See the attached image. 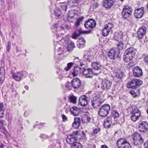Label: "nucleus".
Instances as JSON below:
<instances>
[{"label":"nucleus","mask_w":148,"mask_h":148,"mask_svg":"<svg viewBox=\"0 0 148 148\" xmlns=\"http://www.w3.org/2000/svg\"><path fill=\"white\" fill-rule=\"evenodd\" d=\"M79 66H80L79 67L81 69V70H82V71H83V70L85 69L84 68L86 67V66L84 64H83L82 63H80Z\"/></svg>","instance_id":"51"},{"label":"nucleus","mask_w":148,"mask_h":148,"mask_svg":"<svg viewBox=\"0 0 148 148\" xmlns=\"http://www.w3.org/2000/svg\"><path fill=\"white\" fill-rule=\"evenodd\" d=\"M67 5L66 4H64L62 5L61 6V8L62 10H63L65 11H66L67 9Z\"/></svg>","instance_id":"49"},{"label":"nucleus","mask_w":148,"mask_h":148,"mask_svg":"<svg viewBox=\"0 0 148 148\" xmlns=\"http://www.w3.org/2000/svg\"><path fill=\"white\" fill-rule=\"evenodd\" d=\"M71 84L74 88H78L81 85V81L77 78L73 79L72 81Z\"/></svg>","instance_id":"17"},{"label":"nucleus","mask_w":148,"mask_h":148,"mask_svg":"<svg viewBox=\"0 0 148 148\" xmlns=\"http://www.w3.org/2000/svg\"><path fill=\"white\" fill-rule=\"evenodd\" d=\"M11 73L12 74L13 78L15 80L18 81H20L23 77V74L21 72H18L16 74H15L13 71H11Z\"/></svg>","instance_id":"15"},{"label":"nucleus","mask_w":148,"mask_h":148,"mask_svg":"<svg viewBox=\"0 0 148 148\" xmlns=\"http://www.w3.org/2000/svg\"><path fill=\"white\" fill-rule=\"evenodd\" d=\"M82 120L83 123H87L90 121L91 118L88 115L83 114L82 116Z\"/></svg>","instance_id":"27"},{"label":"nucleus","mask_w":148,"mask_h":148,"mask_svg":"<svg viewBox=\"0 0 148 148\" xmlns=\"http://www.w3.org/2000/svg\"><path fill=\"white\" fill-rule=\"evenodd\" d=\"M135 84L136 88L137 86H140L143 83V82L140 79H135Z\"/></svg>","instance_id":"42"},{"label":"nucleus","mask_w":148,"mask_h":148,"mask_svg":"<svg viewBox=\"0 0 148 148\" xmlns=\"http://www.w3.org/2000/svg\"><path fill=\"white\" fill-rule=\"evenodd\" d=\"M123 35L122 32L120 31L114 34V38L116 41L122 40Z\"/></svg>","instance_id":"21"},{"label":"nucleus","mask_w":148,"mask_h":148,"mask_svg":"<svg viewBox=\"0 0 148 148\" xmlns=\"http://www.w3.org/2000/svg\"><path fill=\"white\" fill-rule=\"evenodd\" d=\"M73 63L72 62L68 63L67 64V67L64 68V70L66 71H68L71 69V67L73 66Z\"/></svg>","instance_id":"43"},{"label":"nucleus","mask_w":148,"mask_h":148,"mask_svg":"<svg viewBox=\"0 0 148 148\" xmlns=\"http://www.w3.org/2000/svg\"><path fill=\"white\" fill-rule=\"evenodd\" d=\"M70 102L73 103H75L76 101V97L74 95L69 96V98Z\"/></svg>","instance_id":"38"},{"label":"nucleus","mask_w":148,"mask_h":148,"mask_svg":"<svg viewBox=\"0 0 148 148\" xmlns=\"http://www.w3.org/2000/svg\"><path fill=\"white\" fill-rule=\"evenodd\" d=\"M82 71L81 69L79 67V66L75 67L73 70V71L72 73L73 77L76 76L78 74L82 73Z\"/></svg>","instance_id":"26"},{"label":"nucleus","mask_w":148,"mask_h":148,"mask_svg":"<svg viewBox=\"0 0 148 148\" xmlns=\"http://www.w3.org/2000/svg\"><path fill=\"white\" fill-rule=\"evenodd\" d=\"M110 108V106L109 104H104L99 108L98 114L101 117L106 116L109 113Z\"/></svg>","instance_id":"1"},{"label":"nucleus","mask_w":148,"mask_h":148,"mask_svg":"<svg viewBox=\"0 0 148 148\" xmlns=\"http://www.w3.org/2000/svg\"><path fill=\"white\" fill-rule=\"evenodd\" d=\"M8 47H11V45L10 43V41H8Z\"/></svg>","instance_id":"63"},{"label":"nucleus","mask_w":148,"mask_h":148,"mask_svg":"<svg viewBox=\"0 0 148 148\" xmlns=\"http://www.w3.org/2000/svg\"><path fill=\"white\" fill-rule=\"evenodd\" d=\"M88 97L86 95H82L81 96L79 99V104L82 106H86L88 103Z\"/></svg>","instance_id":"10"},{"label":"nucleus","mask_w":148,"mask_h":148,"mask_svg":"<svg viewBox=\"0 0 148 148\" xmlns=\"http://www.w3.org/2000/svg\"><path fill=\"white\" fill-rule=\"evenodd\" d=\"M82 73L84 76L86 78H91L93 75L92 70L89 69H84Z\"/></svg>","instance_id":"14"},{"label":"nucleus","mask_w":148,"mask_h":148,"mask_svg":"<svg viewBox=\"0 0 148 148\" xmlns=\"http://www.w3.org/2000/svg\"><path fill=\"white\" fill-rule=\"evenodd\" d=\"M101 148H108V147L106 145H104L101 146Z\"/></svg>","instance_id":"60"},{"label":"nucleus","mask_w":148,"mask_h":148,"mask_svg":"<svg viewBox=\"0 0 148 148\" xmlns=\"http://www.w3.org/2000/svg\"><path fill=\"white\" fill-rule=\"evenodd\" d=\"M4 114V111L1 110L0 111V119L3 118V117Z\"/></svg>","instance_id":"52"},{"label":"nucleus","mask_w":148,"mask_h":148,"mask_svg":"<svg viewBox=\"0 0 148 148\" xmlns=\"http://www.w3.org/2000/svg\"><path fill=\"white\" fill-rule=\"evenodd\" d=\"M134 144L135 145H139L142 144L144 140L141 136L138 133L134 134L133 136Z\"/></svg>","instance_id":"4"},{"label":"nucleus","mask_w":148,"mask_h":148,"mask_svg":"<svg viewBox=\"0 0 148 148\" xmlns=\"http://www.w3.org/2000/svg\"><path fill=\"white\" fill-rule=\"evenodd\" d=\"M4 105L2 103H0V110H1L3 108Z\"/></svg>","instance_id":"59"},{"label":"nucleus","mask_w":148,"mask_h":148,"mask_svg":"<svg viewBox=\"0 0 148 148\" xmlns=\"http://www.w3.org/2000/svg\"><path fill=\"white\" fill-rule=\"evenodd\" d=\"M102 101L100 98L97 96L92 99L91 101V105L94 108L99 107Z\"/></svg>","instance_id":"6"},{"label":"nucleus","mask_w":148,"mask_h":148,"mask_svg":"<svg viewBox=\"0 0 148 148\" xmlns=\"http://www.w3.org/2000/svg\"><path fill=\"white\" fill-rule=\"evenodd\" d=\"M72 134L73 136H74L77 141L79 139H82L85 136L84 132L81 130L75 132L73 133Z\"/></svg>","instance_id":"13"},{"label":"nucleus","mask_w":148,"mask_h":148,"mask_svg":"<svg viewBox=\"0 0 148 148\" xmlns=\"http://www.w3.org/2000/svg\"><path fill=\"white\" fill-rule=\"evenodd\" d=\"M118 148H131L130 144L124 138L119 139L116 143Z\"/></svg>","instance_id":"2"},{"label":"nucleus","mask_w":148,"mask_h":148,"mask_svg":"<svg viewBox=\"0 0 148 148\" xmlns=\"http://www.w3.org/2000/svg\"><path fill=\"white\" fill-rule=\"evenodd\" d=\"M111 116L114 118H117L119 116V114L117 111L114 110L112 111L111 112Z\"/></svg>","instance_id":"36"},{"label":"nucleus","mask_w":148,"mask_h":148,"mask_svg":"<svg viewBox=\"0 0 148 148\" xmlns=\"http://www.w3.org/2000/svg\"><path fill=\"white\" fill-rule=\"evenodd\" d=\"M104 27L110 31H111V29L113 27V25L111 23H108L105 25Z\"/></svg>","instance_id":"41"},{"label":"nucleus","mask_w":148,"mask_h":148,"mask_svg":"<svg viewBox=\"0 0 148 148\" xmlns=\"http://www.w3.org/2000/svg\"><path fill=\"white\" fill-rule=\"evenodd\" d=\"M136 51L135 49L132 47H130L127 49L125 52H127V53L131 54L132 56H135Z\"/></svg>","instance_id":"32"},{"label":"nucleus","mask_w":148,"mask_h":148,"mask_svg":"<svg viewBox=\"0 0 148 148\" xmlns=\"http://www.w3.org/2000/svg\"><path fill=\"white\" fill-rule=\"evenodd\" d=\"M115 44L119 50H122L123 49L124 45L122 40L116 41Z\"/></svg>","instance_id":"31"},{"label":"nucleus","mask_w":148,"mask_h":148,"mask_svg":"<svg viewBox=\"0 0 148 148\" xmlns=\"http://www.w3.org/2000/svg\"><path fill=\"white\" fill-rule=\"evenodd\" d=\"M138 129L141 132H145L148 130V123L145 121H143L139 124Z\"/></svg>","instance_id":"11"},{"label":"nucleus","mask_w":148,"mask_h":148,"mask_svg":"<svg viewBox=\"0 0 148 148\" xmlns=\"http://www.w3.org/2000/svg\"><path fill=\"white\" fill-rule=\"evenodd\" d=\"M5 73V70L3 68H1L0 69V74L4 75Z\"/></svg>","instance_id":"54"},{"label":"nucleus","mask_w":148,"mask_h":148,"mask_svg":"<svg viewBox=\"0 0 148 148\" xmlns=\"http://www.w3.org/2000/svg\"><path fill=\"white\" fill-rule=\"evenodd\" d=\"M75 14L73 11H69L67 16L68 20L70 22H73L74 21V16Z\"/></svg>","instance_id":"29"},{"label":"nucleus","mask_w":148,"mask_h":148,"mask_svg":"<svg viewBox=\"0 0 148 148\" xmlns=\"http://www.w3.org/2000/svg\"><path fill=\"white\" fill-rule=\"evenodd\" d=\"M144 61L147 62H148V55L146 56L144 58Z\"/></svg>","instance_id":"57"},{"label":"nucleus","mask_w":148,"mask_h":148,"mask_svg":"<svg viewBox=\"0 0 148 148\" xmlns=\"http://www.w3.org/2000/svg\"><path fill=\"white\" fill-rule=\"evenodd\" d=\"M83 18H82V19L80 18H79L78 20L75 22V25L76 27H78L79 24H80V22L82 20Z\"/></svg>","instance_id":"50"},{"label":"nucleus","mask_w":148,"mask_h":148,"mask_svg":"<svg viewBox=\"0 0 148 148\" xmlns=\"http://www.w3.org/2000/svg\"><path fill=\"white\" fill-rule=\"evenodd\" d=\"M114 0H104L103 2V5L106 8H110L113 5Z\"/></svg>","instance_id":"22"},{"label":"nucleus","mask_w":148,"mask_h":148,"mask_svg":"<svg viewBox=\"0 0 148 148\" xmlns=\"http://www.w3.org/2000/svg\"><path fill=\"white\" fill-rule=\"evenodd\" d=\"M62 116L63 121H65L66 120L67 117L65 115H62Z\"/></svg>","instance_id":"58"},{"label":"nucleus","mask_w":148,"mask_h":148,"mask_svg":"<svg viewBox=\"0 0 148 148\" xmlns=\"http://www.w3.org/2000/svg\"><path fill=\"white\" fill-rule=\"evenodd\" d=\"M112 85V83L109 80L104 79L101 84V88L103 90H107L110 89Z\"/></svg>","instance_id":"8"},{"label":"nucleus","mask_w":148,"mask_h":148,"mask_svg":"<svg viewBox=\"0 0 148 148\" xmlns=\"http://www.w3.org/2000/svg\"><path fill=\"white\" fill-rule=\"evenodd\" d=\"M144 8H141L135 10L134 15L137 18H141L144 13Z\"/></svg>","instance_id":"12"},{"label":"nucleus","mask_w":148,"mask_h":148,"mask_svg":"<svg viewBox=\"0 0 148 148\" xmlns=\"http://www.w3.org/2000/svg\"><path fill=\"white\" fill-rule=\"evenodd\" d=\"M127 88H131L133 89H136L135 79H133L131 81H129L127 83Z\"/></svg>","instance_id":"30"},{"label":"nucleus","mask_w":148,"mask_h":148,"mask_svg":"<svg viewBox=\"0 0 148 148\" xmlns=\"http://www.w3.org/2000/svg\"><path fill=\"white\" fill-rule=\"evenodd\" d=\"M123 74L121 72L117 73L115 75V77L117 78L121 79L123 76Z\"/></svg>","instance_id":"44"},{"label":"nucleus","mask_w":148,"mask_h":148,"mask_svg":"<svg viewBox=\"0 0 148 148\" xmlns=\"http://www.w3.org/2000/svg\"><path fill=\"white\" fill-rule=\"evenodd\" d=\"M83 58L85 61L90 62V61L91 56L90 55H85L84 56Z\"/></svg>","instance_id":"45"},{"label":"nucleus","mask_w":148,"mask_h":148,"mask_svg":"<svg viewBox=\"0 0 148 148\" xmlns=\"http://www.w3.org/2000/svg\"><path fill=\"white\" fill-rule=\"evenodd\" d=\"M82 32L80 30L76 31L72 35V38L74 39H76L79 35Z\"/></svg>","instance_id":"34"},{"label":"nucleus","mask_w":148,"mask_h":148,"mask_svg":"<svg viewBox=\"0 0 148 148\" xmlns=\"http://www.w3.org/2000/svg\"><path fill=\"white\" fill-rule=\"evenodd\" d=\"M144 145L146 148H148V140L147 141L145 144Z\"/></svg>","instance_id":"61"},{"label":"nucleus","mask_w":148,"mask_h":148,"mask_svg":"<svg viewBox=\"0 0 148 148\" xmlns=\"http://www.w3.org/2000/svg\"><path fill=\"white\" fill-rule=\"evenodd\" d=\"M81 123L80 119L79 117H75L74 118V121L72 124V126L74 128H77Z\"/></svg>","instance_id":"25"},{"label":"nucleus","mask_w":148,"mask_h":148,"mask_svg":"<svg viewBox=\"0 0 148 148\" xmlns=\"http://www.w3.org/2000/svg\"><path fill=\"white\" fill-rule=\"evenodd\" d=\"M80 111V109L76 106L72 107L70 108V112L73 116L78 115Z\"/></svg>","instance_id":"16"},{"label":"nucleus","mask_w":148,"mask_h":148,"mask_svg":"<svg viewBox=\"0 0 148 148\" xmlns=\"http://www.w3.org/2000/svg\"><path fill=\"white\" fill-rule=\"evenodd\" d=\"M56 15L58 16H59L60 15V11L58 10L55 11Z\"/></svg>","instance_id":"55"},{"label":"nucleus","mask_w":148,"mask_h":148,"mask_svg":"<svg viewBox=\"0 0 148 148\" xmlns=\"http://www.w3.org/2000/svg\"><path fill=\"white\" fill-rule=\"evenodd\" d=\"M71 148H82V146L80 143H76L73 144Z\"/></svg>","instance_id":"39"},{"label":"nucleus","mask_w":148,"mask_h":148,"mask_svg":"<svg viewBox=\"0 0 148 148\" xmlns=\"http://www.w3.org/2000/svg\"><path fill=\"white\" fill-rule=\"evenodd\" d=\"M134 66V62H133L131 61L127 65V68L128 69H130L131 67Z\"/></svg>","instance_id":"48"},{"label":"nucleus","mask_w":148,"mask_h":148,"mask_svg":"<svg viewBox=\"0 0 148 148\" xmlns=\"http://www.w3.org/2000/svg\"><path fill=\"white\" fill-rule=\"evenodd\" d=\"M75 138L74 136H73V134L71 135H69L66 138V142L67 143L70 144H74V143H77L75 142L77 140Z\"/></svg>","instance_id":"18"},{"label":"nucleus","mask_w":148,"mask_h":148,"mask_svg":"<svg viewBox=\"0 0 148 148\" xmlns=\"http://www.w3.org/2000/svg\"><path fill=\"white\" fill-rule=\"evenodd\" d=\"M143 74L142 70L138 67H136L134 69V75L136 77H139L142 76Z\"/></svg>","instance_id":"19"},{"label":"nucleus","mask_w":148,"mask_h":148,"mask_svg":"<svg viewBox=\"0 0 148 148\" xmlns=\"http://www.w3.org/2000/svg\"><path fill=\"white\" fill-rule=\"evenodd\" d=\"M123 59L124 61L125 62H128L131 60L132 58L130 57V56H128V55H126L124 53L123 57Z\"/></svg>","instance_id":"37"},{"label":"nucleus","mask_w":148,"mask_h":148,"mask_svg":"<svg viewBox=\"0 0 148 148\" xmlns=\"http://www.w3.org/2000/svg\"><path fill=\"white\" fill-rule=\"evenodd\" d=\"M85 42L86 41L84 38L83 37H80L79 39L77 44L78 47L79 48H83L85 46Z\"/></svg>","instance_id":"23"},{"label":"nucleus","mask_w":148,"mask_h":148,"mask_svg":"<svg viewBox=\"0 0 148 148\" xmlns=\"http://www.w3.org/2000/svg\"><path fill=\"white\" fill-rule=\"evenodd\" d=\"M146 32V28L145 26H142L139 28L137 32V37L139 39H142L145 34Z\"/></svg>","instance_id":"9"},{"label":"nucleus","mask_w":148,"mask_h":148,"mask_svg":"<svg viewBox=\"0 0 148 148\" xmlns=\"http://www.w3.org/2000/svg\"><path fill=\"white\" fill-rule=\"evenodd\" d=\"M110 32L108 29L104 27V29L103 30L102 32V34L103 36H107L109 32Z\"/></svg>","instance_id":"40"},{"label":"nucleus","mask_w":148,"mask_h":148,"mask_svg":"<svg viewBox=\"0 0 148 148\" xmlns=\"http://www.w3.org/2000/svg\"><path fill=\"white\" fill-rule=\"evenodd\" d=\"M3 145L2 143H1L0 145V148H3Z\"/></svg>","instance_id":"64"},{"label":"nucleus","mask_w":148,"mask_h":148,"mask_svg":"<svg viewBox=\"0 0 148 148\" xmlns=\"http://www.w3.org/2000/svg\"><path fill=\"white\" fill-rule=\"evenodd\" d=\"M125 54H126V55H128L129 56H130V57L131 58H133L135 56H132V55L131 53H127V52H125Z\"/></svg>","instance_id":"56"},{"label":"nucleus","mask_w":148,"mask_h":148,"mask_svg":"<svg viewBox=\"0 0 148 148\" xmlns=\"http://www.w3.org/2000/svg\"><path fill=\"white\" fill-rule=\"evenodd\" d=\"M100 130V129L99 128H97L93 130L91 134L92 136H95Z\"/></svg>","instance_id":"46"},{"label":"nucleus","mask_w":148,"mask_h":148,"mask_svg":"<svg viewBox=\"0 0 148 148\" xmlns=\"http://www.w3.org/2000/svg\"><path fill=\"white\" fill-rule=\"evenodd\" d=\"M75 47V45L74 42L70 41L68 44L67 50L69 51H72Z\"/></svg>","instance_id":"33"},{"label":"nucleus","mask_w":148,"mask_h":148,"mask_svg":"<svg viewBox=\"0 0 148 148\" xmlns=\"http://www.w3.org/2000/svg\"><path fill=\"white\" fill-rule=\"evenodd\" d=\"M119 53V51L117 49L113 48L110 51L108 55L110 59H114L118 56Z\"/></svg>","instance_id":"5"},{"label":"nucleus","mask_w":148,"mask_h":148,"mask_svg":"<svg viewBox=\"0 0 148 148\" xmlns=\"http://www.w3.org/2000/svg\"><path fill=\"white\" fill-rule=\"evenodd\" d=\"M132 13V8L128 6H125L122 12V16L124 18H128L131 16Z\"/></svg>","instance_id":"3"},{"label":"nucleus","mask_w":148,"mask_h":148,"mask_svg":"<svg viewBox=\"0 0 148 148\" xmlns=\"http://www.w3.org/2000/svg\"><path fill=\"white\" fill-rule=\"evenodd\" d=\"M92 67L95 70H99L101 69L103 67L99 62H94L92 63Z\"/></svg>","instance_id":"24"},{"label":"nucleus","mask_w":148,"mask_h":148,"mask_svg":"<svg viewBox=\"0 0 148 148\" xmlns=\"http://www.w3.org/2000/svg\"><path fill=\"white\" fill-rule=\"evenodd\" d=\"M112 120L111 117L108 116L107 117L104 121V126L105 127L108 128L111 125Z\"/></svg>","instance_id":"20"},{"label":"nucleus","mask_w":148,"mask_h":148,"mask_svg":"<svg viewBox=\"0 0 148 148\" xmlns=\"http://www.w3.org/2000/svg\"><path fill=\"white\" fill-rule=\"evenodd\" d=\"M96 23L95 21L92 19H90L86 22L84 24L85 28L90 29L94 28L96 25Z\"/></svg>","instance_id":"7"},{"label":"nucleus","mask_w":148,"mask_h":148,"mask_svg":"<svg viewBox=\"0 0 148 148\" xmlns=\"http://www.w3.org/2000/svg\"><path fill=\"white\" fill-rule=\"evenodd\" d=\"M130 93L134 97H136L138 96V94L134 90H130Z\"/></svg>","instance_id":"47"},{"label":"nucleus","mask_w":148,"mask_h":148,"mask_svg":"<svg viewBox=\"0 0 148 148\" xmlns=\"http://www.w3.org/2000/svg\"><path fill=\"white\" fill-rule=\"evenodd\" d=\"M131 119L132 121L134 122L136 121L138 119L140 115H138V114H137V115H136V114L133 115L132 114H131Z\"/></svg>","instance_id":"35"},{"label":"nucleus","mask_w":148,"mask_h":148,"mask_svg":"<svg viewBox=\"0 0 148 148\" xmlns=\"http://www.w3.org/2000/svg\"><path fill=\"white\" fill-rule=\"evenodd\" d=\"M70 84V83L69 82H68L67 83V84H66V87H67V88H70V87H69V85Z\"/></svg>","instance_id":"62"},{"label":"nucleus","mask_w":148,"mask_h":148,"mask_svg":"<svg viewBox=\"0 0 148 148\" xmlns=\"http://www.w3.org/2000/svg\"><path fill=\"white\" fill-rule=\"evenodd\" d=\"M130 114H132L133 115L137 114L140 115V111L138 109V108L135 106L132 107L131 109L130 110Z\"/></svg>","instance_id":"28"},{"label":"nucleus","mask_w":148,"mask_h":148,"mask_svg":"<svg viewBox=\"0 0 148 148\" xmlns=\"http://www.w3.org/2000/svg\"><path fill=\"white\" fill-rule=\"evenodd\" d=\"M0 122L2 125H7V123L5 121L3 120L0 119Z\"/></svg>","instance_id":"53"}]
</instances>
